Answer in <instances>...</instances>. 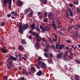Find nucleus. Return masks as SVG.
<instances>
[{"label":"nucleus","instance_id":"nucleus-21","mask_svg":"<svg viewBox=\"0 0 80 80\" xmlns=\"http://www.w3.org/2000/svg\"><path fill=\"white\" fill-rule=\"evenodd\" d=\"M31 12L29 14V15L30 17H32V15H33V12L32 10H31Z\"/></svg>","mask_w":80,"mask_h":80},{"label":"nucleus","instance_id":"nucleus-27","mask_svg":"<svg viewBox=\"0 0 80 80\" xmlns=\"http://www.w3.org/2000/svg\"><path fill=\"white\" fill-rule=\"evenodd\" d=\"M48 19L47 18H44L43 19V21L44 22H48Z\"/></svg>","mask_w":80,"mask_h":80},{"label":"nucleus","instance_id":"nucleus-48","mask_svg":"<svg viewBox=\"0 0 80 80\" xmlns=\"http://www.w3.org/2000/svg\"><path fill=\"white\" fill-rule=\"evenodd\" d=\"M58 44H57L56 45V48L57 50H58L59 49V48H58Z\"/></svg>","mask_w":80,"mask_h":80},{"label":"nucleus","instance_id":"nucleus-30","mask_svg":"<svg viewBox=\"0 0 80 80\" xmlns=\"http://www.w3.org/2000/svg\"><path fill=\"white\" fill-rule=\"evenodd\" d=\"M68 13H70V12H72V9L70 8V7H69L68 8Z\"/></svg>","mask_w":80,"mask_h":80},{"label":"nucleus","instance_id":"nucleus-18","mask_svg":"<svg viewBox=\"0 0 80 80\" xmlns=\"http://www.w3.org/2000/svg\"><path fill=\"white\" fill-rule=\"evenodd\" d=\"M35 26V24L33 23L30 26V27H31L32 31H33V28Z\"/></svg>","mask_w":80,"mask_h":80},{"label":"nucleus","instance_id":"nucleus-7","mask_svg":"<svg viewBox=\"0 0 80 80\" xmlns=\"http://www.w3.org/2000/svg\"><path fill=\"white\" fill-rule=\"evenodd\" d=\"M48 17L49 18H53V13L52 12L49 13Z\"/></svg>","mask_w":80,"mask_h":80},{"label":"nucleus","instance_id":"nucleus-2","mask_svg":"<svg viewBox=\"0 0 80 80\" xmlns=\"http://www.w3.org/2000/svg\"><path fill=\"white\" fill-rule=\"evenodd\" d=\"M12 0H4L3 1V7H7V3H9L8 8H11L12 7Z\"/></svg>","mask_w":80,"mask_h":80},{"label":"nucleus","instance_id":"nucleus-57","mask_svg":"<svg viewBox=\"0 0 80 80\" xmlns=\"http://www.w3.org/2000/svg\"><path fill=\"white\" fill-rule=\"evenodd\" d=\"M43 3L44 4H46L47 3V0H45V1H44L43 2Z\"/></svg>","mask_w":80,"mask_h":80},{"label":"nucleus","instance_id":"nucleus-26","mask_svg":"<svg viewBox=\"0 0 80 80\" xmlns=\"http://www.w3.org/2000/svg\"><path fill=\"white\" fill-rule=\"evenodd\" d=\"M40 28L41 29V30H42V33H44V28H43L42 27V26L41 25H40Z\"/></svg>","mask_w":80,"mask_h":80},{"label":"nucleus","instance_id":"nucleus-37","mask_svg":"<svg viewBox=\"0 0 80 80\" xmlns=\"http://www.w3.org/2000/svg\"><path fill=\"white\" fill-rule=\"evenodd\" d=\"M52 59H50L49 60V61H48V63H49V64H52Z\"/></svg>","mask_w":80,"mask_h":80},{"label":"nucleus","instance_id":"nucleus-58","mask_svg":"<svg viewBox=\"0 0 80 80\" xmlns=\"http://www.w3.org/2000/svg\"><path fill=\"white\" fill-rule=\"evenodd\" d=\"M80 10V8H77V12H78Z\"/></svg>","mask_w":80,"mask_h":80},{"label":"nucleus","instance_id":"nucleus-12","mask_svg":"<svg viewBox=\"0 0 80 80\" xmlns=\"http://www.w3.org/2000/svg\"><path fill=\"white\" fill-rule=\"evenodd\" d=\"M11 13L12 15V16H17V13L16 12H15L14 11H12L11 12Z\"/></svg>","mask_w":80,"mask_h":80},{"label":"nucleus","instance_id":"nucleus-49","mask_svg":"<svg viewBox=\"0 0 80 80\" xmlns=\"http://www.w3.org/2000/svg\"><path fill=\"white\" fill-rule=\"evenodd\" d=\"M35 36H36V38H35V37H33V38H35V39L37 38H37H38L39 37H38L39 35H38V34H37V35H36V34Z\"/></svg>","mask_w":80,"mask_h":80},{"label":"nucleus","instance_id":"nucleus-36","mask_svg":"<svg viewBox=\"0 0 80 80\" xmlns=\"http://www.w3.org/2000/svg\"><path fill=\"white\" fill-rule=\"evenodd\" d=\"M58 33H59V34H60V35H63V32H61V31H58Z\"/></svg>","mask_w":80,"mask_h":80},{"label":"nucleus","instance_id":"nucleus-50","mask_svg":"<svg viewBox=\"0 0 80 80\" xmlns=\"http://www.w3.org/2000/svg\"><path fill=\"white\" fill-rule=\"evenodd\" d=\"M36 67L38 69H40V66H39V65H38V64L36 65Z\"/></svg>","mask_w":80,"mask_h":80},{"label":"nucleus","instance_id":"nucleus-47","mask_svg":"<svg viewBox=\"0 0 80 80\" xmlns=\"http://www.w3.org/2000/svg\"><path fill=\"white\" fill-rule=\"evenodd\" d=\"M64 44H61L60 45L59 47L63 48H64Z\"/></svg>","mask_w":80,"mask_h":80},{"label":"nucleus","instance_id":"nucleus-13","mask_svg":"<svg viewBox=\"0 0 80 80\" xmlns=\"http://www.w3.org/2000/svg\"><path fill=\"white\" fill-rule=\"evenodd\" d=\"M50 28L49 27H44V32H45V31H47V32H48L49 30H50Z\"/></svg>","mask_w":80,"mask_h":80},{"label":"nucleus","instance_id":"nucleus-54","mask_svg":"<svg viewBox=\"0 0 80 80\" xmlns=\"http://www.w3.org/2000/svg\"><path fill=\"white\" fill-rule=\"evenodd\" d=\"M76 62L77 63H78V64H79L80 63V61H79V60H77L76 61Z\"/></svg>","mask_w":80,"mask_h":80},{"label":"nucleus","instance_id":"nucleus-38","mask_svg":"<svg viewBox=\"0 0 80 80\" xmlns=\"http://www.w3.org/2000/svg\"><path fill=\"white\" fill-rule=\"evenodd\" d=\"M73 3L74 4H75V5H78V2L75 1L73 2Z\"/></svg>","mask_w":80,"mask_h":80},{"label":"nucleus","instance_id":"nucleus-10","mask_svg":"<svg viewBox=\"0 0 80 80\" xmlns=\"http://www.w3.org/2000/svg\"><path fill=\"white\" fill-rule=\"evenodd\" d=\"M62 53H58L57 55V57L59 59L62 58Z\"/></svg>","mask_w":80,"mask_h":80},{"label":"nucleus","instance_id":"nucleus-52","mask_svg":"<svg viewBox=\"0 0 80 80\" xmlns=\"http://www.w3.org/2000/svg\"><path fill=\"white\" fill-rule=\"evenodd\" d=\"M7 78H8V77L7 76H4V80H7Z\"/></svg>","mask_w":80,"mask_h":80},{"label":"nucleus","instance_id":"nucleus-32","mask_svg":"<svg viewBox=\"0 0 80 80\" xmlns=\"http://www.w3.org/2000/svg\"><path fill=\"white\" fill-rule=\"evenodd\" d=\"M65 49H66V50H67L68 51H69V52H70L71 51V50H70V48H68V47H66L64 48Z\"/></svg>","mask_w":80,"mask_h":80},{"label":"nucleus","instance_id":"nucleus-45","mask_svg":"<svg viewBox=\"0 0 80 80\" xmlns=\"http://www.w3.org/2000/svg\"><path fill=\"white\" fill-rule=\"evenodd\" d=\"M79 27H80V26H79V25H77L76 26L75 29H77H77H78V28H79Z\"/></svg>","mask_w":80,"mask_h":80},{"label":"nucleus","instance_id":"nucleus-55","mask_svg":"<svg viewBox=\"0 0 80 80\" xmlns=\"http://www.w3.org/2000/svg\"><path fill=\"white\" fill-rule=\"evenodd\" d=\"M24 56L26 58H28V56H27V54H24Z\"/></svg>","mask_w":80,"mask_h":80},{"label":"nucleus","instance_id":"nucleus-23","mask_svg":"<svg viewBox=\"0 0 80 80\" xmlns=\"http://www.w3.org/2000/svg\"><path fill=\"white\" fill-rule=\"evenodd\" d=\"M74 78L76 80H79V76L78 75H75Z\"/></svg>","mask_w":80,"mask_h":80},{"label":"nucleus","instance_id":"nucleus-39","mask_svg":"<svg viewBox=\"0 0 80 80\" xmlns=\"http://www.w3.org/2000/svg\"><path fill=\"white\" fill-rule=\"evenodd\" d=\"M19 50H23V48L22 46H19L18 47Z\"/></svg>","mask_w":80,"mask_h":80},{"label":"nucleus","instance_id":"nucleus-44","mask_svg":"<svg viewBox=\"0 0 80 80\" xmlns=\"http://www.w3.org/2000/svg\"><path fill=\"white\" fill-rule=\"evenodd\" d=\"M28 38L30 40H31V39H32V35H29L28 36Z\"/></svg>","mask_w":80,"mask_h":80},{"label":"nucleus","instance_id":"nucleus-22","mask_svg":"<svg viewBox=\"0 0 80 80\" xmlns=\"http://www.w3.org/2000/svg\"><path fill=\"white\" fill-rule=\"evenodd\" d=\"M72 27L73 26L72 25L69 26V27L67 29L68 32H70L71 30V29L72 28Z\"/></svg>","mask_w":80,"mask_h":80},{"label":"nucleus","instance_id":"nucleus-46","mask_svg":"<svg viewBox=\"0 0 80 80\" xmlns=\"http://www.w3.org/2000/svg\"><path fill=\"white\" fill-rule=\"evenodd\" d=\"M69 6L70 7H71V8H72V7H73V4H72V3L69 4Z\"/></svg>","mask_w":80,"mask_h":80},{"label":"nucleus","instance_id":"nucleus-28","mask_svg":"<svg viewBox=\"0 0 80 80\" xmlns=\"http://www.w3.org/2000/svg\"><path fill=\"white\" fill-rule=\"evenodd\" d=\"M36 30L37 32H40V29L38 26L36 27Z\"/></svg>","mask_w":80,"mask_h":80},{"label":"nucleus","instance_id":"nucleus-24","mask_svg":"<svg viewBox=\"0 0 80 80\" xmlns=\"http://www.w3.org/2000/svg\"><path fill=\"white\" fill-rule=\"evenodd\" d=\"M70 54L69 55V56H68L69 58H72V56H73V53L71 51H69Z\"/></svg>","mask_w":80,"mask_h":80},{"label":"nucleus","instance_id":"nucleus-53","mask_svg":"<svg viewBox=\"0 0 80 80\" xmlns=\"http://www.w3.org/2000/svg\"><path fill=\"white\" fill-rule=\"evenodd\" d=\"M66 17L67 18V21H68V20H69V19L70 18V17H69V16H66Z\"/></svg>","mask_w":80,"mask_h":80},{"label":"nucleus","instance_id":"nucleus-41","mask_svg":"<svg viewBox=\"0 0 80 80\" xmlns=\"http://www.w3.org/2000/svg\"><path fill=\"white\" fill-rule=\"evenodd\" d=\"M22 23H20V24L19 25V29H20V28H22Z\"/></svg>","mask_w":80,"mask_h":80},{"label":"nucleus","instance_id":"nucleus-9","mask_svg":"<svg viewBox=\"0 0 80 80\" xmlns=\"http://www.w3.org/2000/svg\"><path fill=\"white\" fill-rule=\"evenodd\" d=\"M73 38H76V39H78V37H79V35L78 33H76V34H73Z\"/></svg>","mask_w":80,"mask_h":80},{"label":"nucleus","instance_id":"nucleus-25","mask_svg":"<svg viewBox=\"0 0 80 80\" xmlns=\"http://www.w3.org/2000/svg\"><path fill=\"white\" fill-rule=\"evenodd\" d=\"M63 59L64 61H66V60H68L67 59V56L65 54H64V56L63 57Z\"/></svg>","mask_w":80,"mask_h":80},{"label":"nucleus","instance_id":"nucleus-35","mask_svg":"<svg viewBox=\"0 0 80 80\" xmlns=\"http://www.w3.org/2000/svg\"><path fill=\"white\" fill-rule=\"evenodd\" d=\"M46 48H47L48 49V48L50 47V44H49V43H47V44H46Z\"/></svg>","mask_w":80,"mask_h":80},{"label":"nucleus","instance_id":"nucleus-64","mask_svg":"<svg viewBox=\"0 0 80 80\" xmlns=\"http://www.w3.org/2000/svg\"><path fill=\"white\" fill-rule=\"evenodd\" d=\"M25 80V78L24 77H22L21 78V80Z\"/></svg>","mask_w":80,"mask_h":80},{"label":"nucleus","instance_id":"nucleus-14","mask_svg":"<svg viewBox=\"0 0 80 80\" xmlns=\"http://www.w3.org/2000/svg\"><path fill=\"white\" fill-rule=\"evenodd\" d=\"M31 70L32 73H35V72L36 71L35 68L34 67H32L31 68Z\"/></svg>","mask_w":80,"mask_h":80},{"label":"nucleus","instance_id":"nucleus-62","mask_svg":"<svg viewBox=\"0 0 80 80\" xmlns=\"http://www.w3.org/2000/svg\"><path fill=\"white\" fill-rule=\"evenodd\" d=\"M77 47L76 46H74V47L73 48H74V50H77Z\"/></svg>","mask_w":80,"mask_h":80},{"label":"nucleus","instance_id":"nucleus-60","mask_svg":"<svg viewBox=\"0 0 80 80\" xmlns=\"http://www.w3.org/2000/svg\"><path fill=\"white\" fill-rule=\"evenodd\" d=\"M22 59H24V60H25V61H27V59L25 58H24V57H22Z\"/></svg>","mask_w":80,"mask_h":80},{"label":"nucleus","instance_id":"nucleus-29","mask_svg":"<svg viewBox=\"0 0 80 80\" xmlns=\"http://www.w3.org/2000/svg\"><path fill=\"white\" fill-rule=\"evenodd\" d=\"M42 60V58L40 57H39L38 58L36 59V60L37 62H39L40 60Z\"/></svg>","mask_w":80,"mask_h":80},{"label":"nucleus","instance_id":"nucleus-42","mask_svg":"<svg viewBox=\"0 0 80 80\" xmlns=\"http://www.w3.org/2000/svg\"><path fill=\"white\" fill-rule=\"evenodd\" d=\"M58 25H61L62 24V23L61 22H60V21L58 20Z\"/></svg>","mask_w":80,"mask_h":80},{"label":"nucleus","instance_id":"nucleus-33","mask_svg":"<svg viewBox=\"0 0 80 80\" xmlns=\"http://www.w3.org/2000/svg\"><path fill=\"white\" fill-rule=\"evenodd\" d=\"M69 14L70 16H71V17H73V13L72 12H69Z\"/></svg>","mask_w":80,"mask_h":80},{"label":"nucleus","instance_id":"nucleus-63","mask_svg":"<svg viewBox=\"0 0 80 80\" xmlns=\"http://www.w3.org/2000/svg\"><path fill=\"white\" fill-rule=\"evenodd\" d=\"M44 51V52H48V49H47V48H45Z\"/></svg>","mask_w":80,"mask_h":80},{"label":"nucleus","instance_id":"nucleus-34","mask_svg":"<svg viewBox=\"0 0 80 80\" xmlns=\"http://www.w3.org/2000/svg\"><path fill=\"white\" fill-rule=\"evenodd\" d=\"M48 41L51 43H53V41L50 38H48Z\"/></svg>","mask_w":80,"mask_h":80},{"label":"nucleus","instance_id":"nucleus-31","mask_svg":"<svg viewBox=\"0 0 80 80\" xmlns=\"http://www.w3.org/2000/svg\"><path fill=\"white\" fill-rule=\"evenodd\" d=\"M48 14V13L46 12H44V17H47V15Z\"/></svg>","mask_w":80,"mask_h":80},{"label":"nucleus","instance_id":"nucleus-20","mask_svg":"<svg viewBox=\"0 0 80 80\" xmlns=\"http://www.w3.org/2000/svg\"><path fill=\"white\" fill-rule=\"evenodd\" d=\"M52 25L54 30H57V28H56V25L55 24V23H52Z\"/></svg>","mask_w":80,"mask_h":80},{"label":"nucleus","instance_id":"nucleus-1","mask_svg":"<svg viewBox=\"0 0 80 80\" xmlns=\"http://www.w3.org/2000/svg\"><path fill=\"white\" fill-rule=\"evenodd\" d=\"M15 57L16 58L13 57V56H12L11 55H9V58H8L7 60V62L8 63L7 64V66L8 67V69L9 70H12L13 67V61H15L16 62V60H18V55L17 54H15Z\"/></svg>","mask_w":80,"mask_h":80},{"label":"nucleus","instance_id":"nucleus-40","mask_svg":"<svg viewBox=\"0 0 80 80\" xmlns=\"http://www.w3.org/2000/svg\"><path fill=\"white\" fill-rule=\"evenodd\" d=\"M21 42L22 44H26V42L25 41H24L23 40H22Z\"/></svg>","mask_w":80,"mask_h":80},{"label":"nucleus","instance_id":"nucleus-5","mask_svg":"<svg viewBox=\"0 0 80 80\" xmlns=\"http://www.w3.org/2000/svg\"><path fill=\"white\" fill-rule=\"evenodd\" d=\"M22 74L23 75L25 74L26 75H28V72L27 71V70H26L25 69H23L22 70Z\"/></svg>","mask_w":80,"mask_h":80},{"label":"nucleus","instance_id":"nucleus-17","mask_svg":"<svg viewBox=\"0 0 80 80\" xmlns=\"http://www.w3.org/2000/svg\"><path fill=\"white\" fill-rule=\"evenodd\" d=\"M42 38L41 37H38V38H37V41L38 42H40V41L41 40H42Z\"/></svg>","mask_w":80,"mask_h":80},{"label":"nucleus","instance_id":"nucleus-59","mask_svg":"<svg viewBox=\"0 0 80 80\" xmlns=\"http://www.w3.org/2000/svg\"><path fill=\"white\" fill-rule=\"evenodd\" d=\"M44 56L46 57V58H47L48 57V55H47V53H45L44 54Z\"/></svg>","mask_w":80,"mask_h":80},{"label":"nucleus","instance_id":"nucleus-51","mask_svg":"<svg viewBox=\"0 0 80 80\" xmlns=\"http://www.w3.org/2000/svg\"><path fill=\"white\" fill-rule=\"evenodd\" d=\"M57 27L58 29L60 28H62V26L61 25L58 26Z\"/></svg>","mask_w":80,"mask_h":80},{"label":"nucleus","instance_id":"nucleus-61","mask_svg":"<svg viewBox=\"0 0 80 80\" xmlns=\"http://www.w3.org/2000/svg\"><path fill=\"white\" fill-rule=\"evenodd\" d=\"M11 14H8L7 15V17H8V18H10V17H11Z\"/></svg>","mask_w":80,"mask_h":80},{"label":"nucleus","instance_id":"nucleus-19","mask_svg":"<svg viewBox=\"0 0 80 80\" xmlns=\"http://www.w3.org/2000/svg\"><path fill=\"white\" fill-rule=\"evenodd\" d=\"M31 10H32V9H31V8H28L25 10V12L26 13H27L30 10L31 11Z\"/></svg>","mask_w":80,"mask_h":80},{"label":"nucleus","instance_id":"nucleus-8","mask_svg":"<svg viewBox=\"0 0 80 80\" xmlns=\"http://www.w3.org/2000/svg\"><path fill=\"white\" fill-rule=\"evenodd\" d=\"M22 4H23L22 3V1L20 0H19L18 1V2L17 4V6H18V7H19V6L21 7V6H22Z\"/></svg>","mask_w":80,"mask_h":80},{"label":"nucleus","instance_id":"nucleus-11","mask_svg":"<svg viewBox=\"0 0 80 80\" xmlns=\"http://www.w3.org/2000/svg\"><path fill=\"white\" fill-rule=\"evenodd\" d=\"M77 29H74L73 30H72V33L73 35L76 34L77 32Z\"/></svg>","mask_w":80,"mask_h":80},{"label":"nucleus","instance_id":"nucleus-4","mask_svg":"<svg viewBox=\"0 0 80 80\" xmlns=\"http://www.w3.org/2000/svg\"><path fill=\"white\" fill-rule=\"evenodd\" d=\"M28 25L27 24H26L24 25H22V28H20V30L21 32L22 31V30H25L27 28H28Z\"/></svg>","mask_w":80,"mask_h":80},{"label":"nucleus","instance_id":"nucleus-3","mask_svg":"<svg viewBox=\"0 0 80 80\" xmlns=\"http://www.w3.org/2000/svg\"><path fill=\"white\" fill-rule=\"evenodd\" d=\"M38 63L42 68H47L46 64H45L44 62L43 61H39L38 62Z\"/></svg>","mask_w":80,"mask_h":80},{"label":"nucleus","instance_id":"nucleus-43","mask_svg":"<svg viewBox=\"0 0 80 80\" xmlns=\"http://www.w3.org/2000/svg\"><path fill=\"white\" fill-rule=\"evenodd\" d=\"M1 25L2 26V27H3V26L5 25V23L4 22H2L1 24Z\"/></svg>","mask_w":80,"mask_h":80},{"label":"nucleus","instance_id":"nucleus-56","mask_svg":"<svg viewBox=\"0 0 80 80\" xmlns=\"http://www.w3.org/2000/svg\"><path fill=\"white\" fill-rule=\"evenodd\" d=\"M32 35L33 36H35L36 35V33L34 32H33Z\"/></svg>","mask_w":80,"mask_h":80},{"label":"nucleus","instance_id":"nucleus-15","mask_svg":"<svg viewBox=\"0 0 80 80\" xmlns=\"http://www.w3.org/2000/svg\"><path fill=\"white\" fill-rule=\"evenodd\" d=\"M37 75H38V76H40V75H42V71L39 70V71L37 72Z\"/></svg>","mask_w":80,"mask_h":80},{"label":"nucleus","instance_id":"nucleus-16","mask_svg":"<svg viewBox=\"0 0 80 80\" xmlns=\"http://www.w3.org/2000/svg\"><path fill=\"white\" fill-rule=\"evenodd\" d=\"M35 47L36 49H38V48L40 47V44L37 42L36 43Z\"/></svg>","mask_w":80,"mask_h":80},{"label":"nucleus","instance_id":"nucleus-6","mask_svg":"<svg viewBox=\"0 0 80 80\" xmlns=\"http://www.w3.org/2000/svg\"><path fill=\"white\" fill-rule=\"evenodd\" d=\"M1 50L2 52L3 53H7L8 52L7 51V49H3V48H1Z\"/></svg>","mask_w":80,"mask_h":80}]
</instances>
